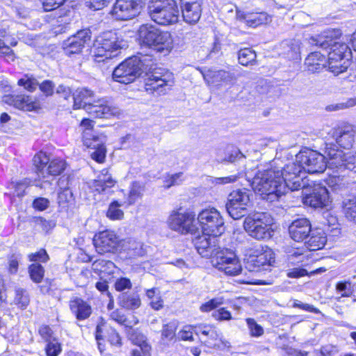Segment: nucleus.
Returning a JSON list of instances; mask_svg holds the SVG:
<instances>
[{
    "instance_id": "obj_1",
    "label": "nucleus",
    "mask_w": 356,
    "mask_h": 356,
    "mask_svg": "<svg viewBox=\"0 0 356 356\" xmlns=\"http://www.w3.org/2000/svg\"><path fill=\"white\" fill-rule=\"evenodd\" d=\"M299 172L300 168L294 163H287L281 170L275 168L259 171L252 179L251 186L256 193L273 202L288 191L300 189L301 178L295 176Z\"/></svg>"
},
{
    "instance_id": "obj_2",
    "label": "nucleus",
    "mask_w": 356,
    "mask_h": 356,
    "mask_svg": "<svg viewBox=\"0 0 356 356\" xmlns=\"http://www.w3.org/2000/svg\"><path fill=\"white\" fill-rule=\"evenodd\" d=\"M138 40L141 47L166 55L173 48V40L170 32L159 29L151 24H143L138 29Z\"/></svg>"
},
{
    "instance_id": "obj_3",
    "label": "nucleus",
    "mask_w": 356,
    "mask_h": 356,
    "mask_svg": "<svg viewBox=\"0 0 356 356\" xmlns=\"http://www.w3.org/2000/svg\"><path fill=\"white\" fill-rule=\"evenodd\" d=\"M289 163H294L300 168V172L295 176L301 178L302 185L300 186L301 188L305 187L307 184V181L305 180V172L302 170L309 173L323 172L328 166V160L326 161L325 156L316 151L307 150L300 152L296 155L295 161Z\"/></svg>"
},
{
    "instance_id": "obj_4",
    "label": "nucleus",
    "mask_w": 356,
    "mask_h": 356,
    "mask_svg": "<svg viewBox=\"0 0 356 356\" xmlns=\"http://www.w3.org/2000/svg\"><path fill=\"white\" fill-rule=\"evenodd\" d=\"M149 16L155 23L169 26L179 21V10L175 0H152L148 6Z\"/></svg>"
},
{
    "instance_id": "obj_5",
    "label": "nucleus",
    "mask_w": 356,
    "mask_h": 356,
    "mask_svg": "<svg viewBox=\"0 0 356 356\" xmlns=\"http://www.w3.org/2000/svg\"><path fill=\"white\" fill-rule=\"evenodd\" d=\"M126 45L120 40L115 32L107 31L99 35L93 44V56L95 61L102 62L118 55V51Z\"/></svg>"
},
{
    "instance_id": "obj_6",
    "label": "nucleus",
    "mask_w": 356,
    "mask_h": 356,
    "mask_svg": "<svg viewBox=\"0 0 356 356\" xmlns=\"http://www.w3.org/2000/svg\"><path fill=\"white\" fill-rule=\"evenodd\" d=\"M273 223V219L269 213L257 212L245 218L243 227L250 236L260 240L270 238Z\"/></svg>"
},
{
    "instance_id": "obj_7",
    "label": "nucleus",
    "mask_w": 356,
    "mask_h": 356,
    "mask_svg": "<svg viewBox=\"0 0 356 356\" xmlns=\"http://www.w3.org/2000/svg\"><path fill=\"white\" fill-rule=\"evenodd\" d=\"M167 224L169 228L181 234H194L197 230L195 214L193 211H182L180 208L170 212Z\"/></svg>"
},
{
    "instance_id": "obj_8",
    "label": "nucleus",
    "mask_w": 356,
    "mask_h": 356,
    "mask_svg": "<svg viewBox=\"0 0 356 356\" xmlns=\"http://www.w3.org/2000/svg\"><path fill=\"white\" fill-rule=\"evenodd\" d=\"M197 220L204 234L218 236L224 232V219L214 207L202 210L198 213Z\"/></svg>"
},
{
    "instance_id": "obj_9",
    "label": "nucleus",
    "mask_w": 356,
    "mask_h": 356,
    "mask_svg": "<svg viewBox=\"0 0 356 356\" xmlns=\"http://www.w3.org/2000/svg\"><path fill=\"white\" fill-rule=\"evenodd\" d=\"M33 161L38 177L43 179L60 175L66 166L64 160L58 158L51 160L47 153L42 151L34 156Z\"/></svg>"
},
{
    "instance_id": "obj_10",
    "label": "nucleus",
    "mask_w": 356,
    "mask_h": 356,
    "mask_svg": "<svg viewBox=\"0 0 356 356\" xmlns=\"http://www.w3.org/2000/svg\"><path fill=\"white\" fill-rule=\"evenodd\" d=\"M81 126L84 127L83 131V142L84 145L94 150L90 153L91 157L98 163H103L106 152L104 138L93 134L92 120L83 119L81 122Z\"/></svg>"
},
{
    "instance_id": "obj_11",
    "label": "nucleus",
    "mask_w": 356,
    "mask_h": 356,
    "mask_svg": "<svg viewBox=\"0 0 356 356\" xmlns=\"http://www.w3.org/2000/svg\"><path fill=\"white\" fill-rule=\"evenodd\" d=\"M212 265L228 275H237L242 266L236 254L227 248L219 249L211 259Z\"/></svg>"
},
{
    "instance_id": "obj_12",
    "label": "nucleus",
    "mask_w": 356,
    "mask_h": 356,
    "mask_svg": "<svg viewBox=\"0 0 356 356\" xmlns=\"http://www.w3.org/2000/svg\"><path fill=\"white\" fill-rule=\"evenodd\" d=\"M142 73L140 59L137 56L127 58L113 72V79L120 83L129 84L134 81Z\"/></svg>"
},
{
    "instance_id": "obj_13",
    "label": "nucleus",
    "mask_w": 356,
    "mask_h": 356,
    "mask_svg": "<svg viewBox=\"0 0 356 356\" xmlns=\"http://www.w3.org/2000/svg\"><path fill=\"white\" fill-rule=\"evenodd\" d=\"M174 79L173 74L168 70L154 71L145 79V90L150 93L164 95L172 89Z\"/></svg>"
},
{
    "instance_id": "obj_14",
    "label": "nucleus",
    "mask_w": 356,
    "mask_h": 356,
    "mask_svg": "<svg viewBox=\"0 0 356 356\" xmlns=\"http://www.w3.org/2000/svg\"><path fill=\"white\" fill-rule=\"evenodd\" d=\"M332 143H325V153L328 156V167L330 168L348 169L356 173V152L334 149Z\"/></svg>"
},
{
    "instance_id": "obj_15",
    "label": "nucleus",
    "mask_w": 356,
    "mask_h": 356,
    "mask_svg": "<svg viewBox=\"0 0 356 356\" xmlns=\"http://www.w3.org/2000/svg\"><path fill=\"white\" fill-rule=\"evenodd\" d=\"M341 35L339 29H330L325 31L316 39L312 38L316 46L321 47L323 49L331 47V51L328 55L334 54L335 56H345L350 57V51L346 43L335 42L334 40L338 38Z\"/></svg>"
},
{
    "instance_id": "obj_16",
    "label": "nucleus",
    "mask_w": 356,
    "mask_h": 356,
    "mask_svg": "<svg viewBox=\"0 0 356 356\" xmlns=\"http://www.w3.org/2000/svg\"><path fill=\"white\" fill-rule=\"evenodd\" d=\"M250 191L245 188L231 192L228 196L226 209L229 215L234 220L245 216L247 207L250 204Z\"/></svg>"
},
{
    "instance_id": "obj_17",
    "label": "nucleus",
    "mask_w": 356,
    "mask_h": 356,
    "mask_svg": "<svg viewBox=\"0 0 356 356\" xmlns=\"http://www.w3.org/2000/svg\"><path fill=\"white\" fill-rule=\"evenodd\" d=\"M307 185L303 188V203L315 209L327 207L330 202L327 189L321 184H314L309 187Z\"/></svg>"
},
{
    "instance_id": "obj_18",
    "label": "nucleus",
    "mask_w": 356,
    "mask_h": 356,
    "mask_svg": "<svg viewBox=\"0 0 356 356\" xmlns=\"http://www.w3.org/2000/svg\"><path fill=\"white\" fill-rule=\"evenodd\" d=\"M93 243L98 253H114L118 251L121 241L115 232L106 229L96 234Z\"/></svg>"
},
{
    "instance_id": "obj_19",
    "label": "nucleus",
    "mask_w": 356,
    "mask_h": 356,
    "mask_svg": "<svg viewBox=\"0 0 356 356\" xmlns=\"http://www.w3.org/2000/svg\"><path fill=\"white\" fill-rule=\"evenodd\" d=\"M142 0H116L111 12L118 20H127L136 16L141 8Z\"/></svg>"
},
{
    "instance_id": "obj_20",
    "label": "nucleus",
    "mask_w": 356,
    "mask_h": 356,
    "mask_svg": "<svg viewBox=\"0 0 356 356\" xmlns=\"http://www.w3.org/2000/svg\"><path fill=\"white\" fill-rule=\"evenodd\" d=\"M91 39V32L88 29L78 31L63 42L65 53L67 55L79 54L85 44H88Z\"/></svg>"
},
{
    "instance_id": "obj_21",
    "label": "nucleus",
    "mask_w": 356,
    "mask_h": 356,
    "mask_svg": "<svg viewBox=\"0 0 356 356\" xmlns=\"http://www.w3.org/2000/svg\"><path fill=\"white\" fill-rule=\"evenodd\" d=\"M85 111L94 118H109L119 113L118 108L111 106L104 99H97L85 107Z\"/></svg>"
},
{
    "instance_id": "obj_22",
    "label": "nucleus",
    "mask_w": 356,
    "mask_h": 356,
    "mask_svg": "<svg viewBox=\"0 0 356 356\" xmlns=\"http://www.w3.org/2000/svg\"><path fill=\"white\" fill-rule=\"evenodd\" d=\"M275 262L274 254L271 250H266L258 255H250L246 261L245 268L249 271L266 270Z\"/></svg>"
},
{
    "instance_id": "obj_23",
    "label": "nucleus",
    "mask_w": 356,
    "mask_h": 356,
    "mask_svg": "<svg viewBox=\"0 0 356 356\" xmlns=\"http://www.w3.org/2000/svg\"><path fill=\"white\" fill-rule=\"evenodd\" d=\"M194 245L202 257H211V259L220 248L216 236L204 233L194 239Z\"/></svg>"
},
{
    "instance_id": "obj_24",
    "label": "nucleus",
    "mask_w": 356,
    "mask_h": 356,
    "mask_svg": "<svg viewBox=\"0 0 356 356\" xmlns=\"http://www.w3.org/2000/svg\"><path fill=\"white\" fill-rule=\"evenodd\" d=\"M310 222L307 218L295 220L289 227L291 238L297 242H302L312 233Z\"/></svg>"
},
{
    "instance_id": "obj_25",
    "label": "nucleus",
    "mask_w": 356,
    "mask_h": 356,
    "mask_svg": "<svg viewBox=\"0 0 356 356\" xmlns=\"http://www.w3.org/2000/svg\"><path fill=\"white\" fill-rule=\"evenodd\" d=\"M181 12L184 20L189 24H196L202 15L201 1L181 2Z\"/></svg>"
},
{
    "instance_id": "obj_26",
    "label": "nucleus",
    "mask_w": 356,
    "mask_h": 356,
    "mask_svg": "<svg viewBox=\"0 0 356 356\" xmlns=\"http://www.w3.org/2000/svg\"><path fill=\"white\" fill-rule=\"evenodd\" d=\"M356 131L350 125L336 129L333 132V138L336 143L343 148H350L355 141Z\"/></svg>"
},
{
    "instance_id": "obj_27",
    "label": "nucleus",
    "mask_w": 356,
    "mask_h": 356,
    "mask_svg": "<svg viewBox=\"0 0 356 356\" xmlns=\"http://www.w3.org/2000/svg\"><path fill=\"white\" fill-rule=\"evenodd\" d=\"M69 307L72 313L79 321L89 318L92 312L90 304L78 297H74L70 300Z\"/></svg>"
},
{
    "instance_id": "obj_28",
    "label": "nucleus",
    "mask_w": 356,
    "mask_h": 356,
    "mask_svg": "<svg viewBox=\"0 0 356 356\" xmlns=\"http://www.w3.org/2000/svg\"><path fill=\"white\" fill-rule=\"evenodd\" d=\"M73 99L74 109L83 108L85 110L86 106L93 103L94 100H96L97 98L92 90L87 88H81L76 89L73 94Z\"/></svg>"
},
{
    "instance_id": "obj_29",
    "label": "nucleus",
    "mask_w": 356,
    "mask_h": 356,
    "mask_svg": "<svg viewBox=\"0 0 356 356\" xmlns=\"http://www.w3.org/2000/svg\"><path fill=\"white\" fill-rule=\"evenodd\" d=\"M236 18L244 22L247 26L250 27H257L266 24L269 19V17L266 13H250L241 10L236 11Z\"/></svg>"
},
{
    "instance_id": "obj_30",
    "label": "nucleus",
    "mask_w": 356,
    "mask_h": 356,
    "mask_svg": "<svg viewBox=\"0 0 356 356\" xmlns=\"http://www.w3.org/2000/svg\"><path fill=\"white\" fill-rule=\"evenodd\" d=\"M326 63L325 56L319 51L312 52L305 60L307 70L313 73L326 67Z\"/></svg>"
},
{
    "instance_id": "obj_31",
    "label": "nucleus",
    "mask_w": 356,
    "mask_h": 356,
    "mask_svg": "<svg viewBox=\"0 0 356 356\" xmlns=\"http://www.w3.org/2000/svg\"><path fill=\"white\" fill-rule=\"evenodd\" d=\"M6 100L17 108L25 111H33L36 108V103L33 98L24 95L6 97Z\"/></svg>"
},
{
    "instance_id": "obj_32",
    "label": "nucleus",
    "mask_w": 356,
    "mask_h": 356,
    "mask_svg": "<svg viewBox=\"0 0 356 356\" xmlns=\"http://www.w3.org/2000/svg\"><path fill=\"white\" fill-rule=\"evenodd\" d=\"M115 181L108 173V170L104 169L92 184V188L99 193L105 192L107 188L113 187Z\"/></svg>"
},
{
    "instance_id": "obj_33",
    "label": "nucleus",
    "mask_w": 356,
    "mask_h": 356,
    "mask_svg": "<svg viewBox=\"0 0 356 356\" xmlns=\"http://www.w3.org/2000/svg\"><path fill=\"white\" fill-rule=\"evenodd\" d=\"M118 304L126 309L134 310L140 306L141 300L137 293H124L118 296Z\"/></svg>"
},
{
    "instance_id": "obj_34",
    "label": "nucleus",
    "mask_w": 356,
    "mask_h": 356,
    "mask_svg": "<svg viewBox=\"0 0 356 356\" xmlns=\"http://www.w3.org/2000/svg\"><path fill=\"white\" fill-rule=\"evenodd\" d=\"M335 54L328 55L326 67L334 74L338 75L340 73L345 72L350 65V60H336Z\"/></svg>"
},
{
    "instance_id": "obj_35",
    "label": "nucleus",
    "mask_w": 356,
    "mask_h": 356,
    "mask_svg": "<svg viewBox=\"0 0 356 356\" xmlns=\"http://www.w3.org/2000/svg\"><path fill=\"white\" fill-rule=\"evenodd\" d=\"M207 339H204V344L209 348H220L222 347L229 348L230 343L225 339H222V334L215 329L210 332L209 335L207 337Z\"/></svg>"
},
{
    "instance_id": "obj_36",
    "label": "nucleus",
    "mask_w": 356,
    "mask_h": 356,
    "mask_svg": "<svg viewBox=\"0 0 356 356\" xmlns=\"http://www.w3.org/2000/svg\"><path fill=\"white\" fill-rule=\"evenodd\" d=\"M327 238L325 232L321 229L312 232V234L307 243L310 250H316L324 247Z\"/></svg>"
},
{
    "instance_id": "obj_37",
    "label": "nucleus",
    "mask_w": 356,
    "mask_h": 356,
    "mask_svg": "<svg viewBox=\"0 0 356 356\" xmlns=\"http://www.w3.org/2000/svg\"><path fill=\"white\" fill-rule=\"evenodd\" d=\"M209 76L211 80V83L216 86H220L222 83H231L236 80V77L233 73L225 71L219 70L213 72L211 74L204 76V79L207 80V77Z\"/></svg>"
},
{
    "instance_id": "obj_38",
    "label": "nucleus",
    "mask_w": 356,
    "mask_h": 356,
    "mask_svg": "<svg viewBox=\"0 0 356 356\" xmlns=\"http://www.w3.org/2000/svg\"><path fill=\"white\" fill-rule=\"evenodd\" d=\"M283 54L289 60L298 59L300 56V44L297 41H286L282 44Z\"/></svg>"
},
{
    "instance_id": "obj_39",
    "label": "nucleus",
    "mask_w": 356,
    "mask_h": 356,
    "mask_svg": "<svg viewBox=\"0 0 356 356\" xmlns=\"http://www.w3.org/2000/svg\"><path fill=\"white\" fill-rule=\"evenodd\" d=\"M257 55L254 51L250 48L242 49L238 52V60L241 65L244 66L252 65L256 63Z\"/></svg>"
},
{
    "instance_id": "obj_40",
    "label": "nucleus",
    "mask_w": 356,
    "mask_h": 356,
    "mask_svg": "<svg viewBox=\"0 0 356 356\" xmlns=\"http://www.w3.org/2000/svg\"><path fill=\"white\" fill-rule=\"evenodd\" d=\"M327 185L334 191L339 192L346 188L348 181L344 176L330 175L325 180Z\"/></svg>"
},
{
    "instance_id": "obj_41",
    "label": "nucleus",
    "mask_w": 356,
    "mask_h": 356,
    "mask_svg": "<svg viewBox=\"0 0 356 356\" xmlns=\"http://www.w3.org/2000/svg\"><path fill=\"white\" fill-rule=\"evenodd\" d=\"M140 339H137L134 338L131 335V339L138 347L132 350L131 356H149L150 346L146 343L144 339V336L140 335Z\"/></svg>"
},
{
    "instance_id": "obj_42",
    "label": "nucleus",
    "mask_w": 356,
    "mask_h": 356,
    "mask_svg": "<svg viewBox=\"0 0 356 356\" xmlns=\"http://www.w3.org/2000/svg\"><path fill=\"white\" fill-rule=\"evenodd\" d=\"M31 280L35 283H40L44 275V269L40 264H32L28 268Z\"/></svg>"
},
{
    "instance_id": "obj_43",
    "label": "nucleus",
    "mask_w": 356,
    "mask_h": 356,
    "mask_svg": "<svg viewBox=\"0 0 356 356\" xmlns=\"http://www.w3.org/2000/svg\"><path fill=\"white\" fill-rule=\"evenodd\" d=\"M145 191V185L138 181L132 184L129 195V204L134 203L138 199L141 198Z\"/></svg>"
},
{
    "instance_id": "obj_44",
    "label": "nucleus",
    "mask_w": 356,
    "mask_h": 356,
    "mask_svg": "<svg viewBox=\"0 0 356 356\" xmlns=\"http://www.w3.org/2000/svg\"><path fill=\"white\" fill-rule=\"evenodd\" d=\"M344 212L348 220L356 223V196L344 202Z\"/></svg>"
},
{
    "instance_id": "obj_45",
    "label": "nucleus",
    "mask_w": 356,
    "mask_h": 356,
    "mask_svg": "<svg viewBox=\"0 0 356 356\" xmlns=\"http://www.w3.org/2000/svg\"><path fill=\"white\" fill-rule=\"evenodd\" d=\"M14 302L22 309L28 306L29 297L25 290L21 288L16 289Z\"/></svg>"
},
{
    "instance_id": "obj_46",
    "label": "nucleus",
    "mask_w": 356,
    "mask_h": 356,
    "mask_svg": "<svg viewBox=\"0 0 356 356\" xmlns=\"http://www.w3.org/2000/svg\"><path fill=\"white\" fill-rule=\"evenodd\" d=\"M121 206L117 201H114L109 205L106 216L111 220H121L124 216V212L119 209Z\"/></svg>"
},
{
    "instance_id": "obj_47",
    "label": "nucleus",
    "mask_w": 356,
    "mask_h": 356,
    "mask_svg": "<svg viewBox=\"0 0 356 356\" xmlns=\"http://www.w3.org/2000/svg\"><path fill=\"white\" fill-rule=\"evenodd\" d=\"M245 321L251 337H259L264 334L263 327L254 318H248Z\"/></svg>"
},
{
    "instance_id": "obj_48",
    "label": "nucleus",
    "mask_w": 356,
    "mask_h": 356,
    "mask_svg": "<svg viewBox=\"0 0 356 356\" xmlns=\"http://www.w3.org/2000/svg\"><path fill=\"white\" fill-rule=\"evenodd\" d=\"M182 172H178L173 175H166L163 177V187L169 188L171 186L179 185L181 184L183 179Z\"/></svg>"
},
{
    "instance_id": "obj_49",
    "label": "nucleus",
    "mask_w": 356,
    "mask_h": 356,
    "mask_svg": "<svg viewBox=\"0 0 356 356\" xmlns=\"http://www.w3.org/2000/svg\"><path fill=\"white\" fill-rule=\"evenodd\" d=\"M62 350L61 345L56 339L47 343L45 352L47 356H58Z\"/></svg>"
},
{
    "instance_id": "obj_50",
    "label": "nucleus",
    "mask_w": 356,
    "mask_h": 356,
    "mask_svg": "<svg viewBox=\"0 0 356 356\" xmlns=\"http://www.w3.org/2000/svg\"><path fill=\"white\" fill-rule=\"evenodd\" d=\"M18 84L21 86H23L29 91H33L38 86V82L33 76L26 75L24 78L18 81Z\"/></svg>"
},
{
    "instance_id": "obj_51",
    "label": "nucleus",
    "mask_w": 356,
    "mask_h": 356,
    "mask_svg": "<svg viewBox=\"0 0 356 356\" xmlns=\"http://www.w3.org/2000/svg\"><path fill=\"white\" fill-rule=\"evenodd\" d=\"M177 324L175 322H170L163 327L162 337L168 340H171L175 337Z\"/></svg>"
},
{
    "instance_id": "obj_52",
    "label": "nucleus",
    "mask_w": 356,
    "mask_h": 356,
    "mask_svg": "<svg viewBox=\"0 0 356 356\" xmlns=\"http://www.w3.org/2000/svg\"><path fill=\"white\" fill-rule=\"evenodd\" d=\"M193 325H184L178 332V338L184 341H193Z\"/></svg>"
},
{
    "instance_id": "obj_53",
    "label": "nucleus",
    "mask_w": 356,
    "mask_h": 356,
    "mask_svg": "<svg viewBox=\"0 0 356 356\" xmlns=\"http://www.w3.org/2000/svg\"><path fill=\"white\" fill-rule=\"evenodd\" d=\"M212 316L219 321H229L231 320L232 316L229 311L226 309L225 307H221L217 310H215L212 313Z\"/></svg>"
},
{
    "instance_id": "obj_54",
    "label": "nucleus",
    "mask_w": 356,
    "mask_h": 356,
    "mask_svg": "<svg viewBox=\"0 0 356 356\" xmlns=\"http://www.w3.org/2000/svg\"><path fill=\"white\" fill-rule=\"evenodd\" d=\"M221 304H222L221 298H213L202 304L200 309L202 312H209L215 309Z\"/></svg>"
},
{
    "instance_id": "obj_55",
    "label": "nucleus",
    "mask_w": 356,
    "mask_h": 356,
    "mask_svg": "<svg viewBox=\"0 0 356 356\" xmlns=\"http://www.w3.org/2000/svg\"><path fill=\"white\" fill-rule=\"evenodd\" d=\"M114 286L116 291H123L127 289H131L132 288V283L129 278L122 277L116 280Z\"/></svg>"
},
{
    "instance_id": "obj_56",
    "label": "nucleus",
    "mask_w": 356,
    "mask_h": 356,
    "mask_svg": "<svg viewBox=\"0 0 356 356\" xmlns=\"http://www.w3.org/2000/svg\"><path fill=\"white\" fill-rule=\"evenodd\" d=\"M30 261L46 262L49 259V256L45 250L41 249L38 252L29 254Z\"/></svg>"
},
{
    "instance_id": "obj_57",
    "label": "nucleus",
    "mask_w": 356,
    "mask_h": 356,
    "mask_svg": "<svg viewBox=\"0 0 356 356\" xmlns=\"http://www.w3.org/2000/svg\"><path fill=\"white\" fill-rule=\"evenodd\" d=\"M45 11H51L61 6L65 0H40Z\"/></svg>"
},
{
    "instance_id": "obj_58",
    "label": "nucleus",
    "mask_w": 356,
    "mask_h": 356,
    "mask_svg": "<svg viewBox=\"0 0 356 356\" xmlns=\"http://www.w3.org/2000/svg\"><path fill=\"white\" fill-rule=\"evenodd\" d=\"M39 334L41 337L47 343L56 339L53 336V331L51 328L47 325H42L39 329Z\"/></svg>"
},
{
    "instance_id": "obj_59",
    "label": "nucleus",
    "mask_w": 356,
    "mask_h": 356,
    "mask_svg": "<svg viewBox=\"0 0 356 356\" xmlns=\"http://www.w3.org/2000/svg\"><path fill=\"white\" fill-rule=\"evenodd\" d=\"M108 0H88L86 1L87 6L94 10H98L103 8Z\"/></svg>"
},
{
    "instance_id": "obj_60",
    "label": "nucleus",
    "mask_w": 356,
    "mask_h": 356,
    "mask_svg": "<svg viewBox=\"0 0 356 356\" xmlns=\"http://www.w3.org/2000/svg\"><path fill=\"white\" fill-rule=\"evenodd\" d=\"M33 205L35 209L43 211L48 208L49 201L48 199L44 197H38L33 201Z\"/></svg>"
},
{
    "instance_id": "obj_61",
    "label": "nucleus",
    "mask_w": 356,
    "mask_h": 356,
    "mask_svg": "<svg viewBox=\"0 0 356 356\" xmlns=\"http://www.w3.org/2000/svg\"><path fill=\"white\" fill-rule=\"evenodd\" d=\"M72 197V193L71 192V191L68 188H65L58 193V203L61 204L62 203L69 202L71 200Z\"/></svg>"
},
{
    "instance_id": "obj_62",
    "label": "nucleus",
    "mask_w": 356,
    "mask_h": 356,
    "mask_svg": "<svg viewBox=\"0 0 356 356\" xmlns=\"http://www.w3.org/2000/svg\"><path fill=\"white\" fill-rule=\"evenodd\" d=\"M0 54L8 57V60H14V54L13 50L0 39Z\"/></svg>"
},
{
    "instance_id": "obj_63",
    "label": "nucleus",
    "mask_w": 356,
    "mask_h": 356,
    "mask_svg": "<svg viewBox=\"0 0 356 356\" xmlns=\"http://www.w3.org/2000/svg\"><path fill=\"white\" fill-rule=\"evenodd\" d=\"M293 307H298V308H300L301 309H303V310H305L307 312H313L314 314L319 313V310L317 308H315L313 305L306 304V303H302L298 300H296L294 302Z\"/></svg>"
},
{
    "instance_id": "obj_64",
    "label": "nucleus",
    "mask_w": 356,
    "mask_h": 356,
    "mask_svg": "<svg viewBox=\"0 0 356 356\" xmlns=\"http://www.w3.org/2000/svg\"><path fill=\"white\" fill-rule=\"evenodd\" d=\"M39 87L46 95H51L53 93L54 85L52 81L47 80L43 81Z\"/></svg>"
}]
</instances>
